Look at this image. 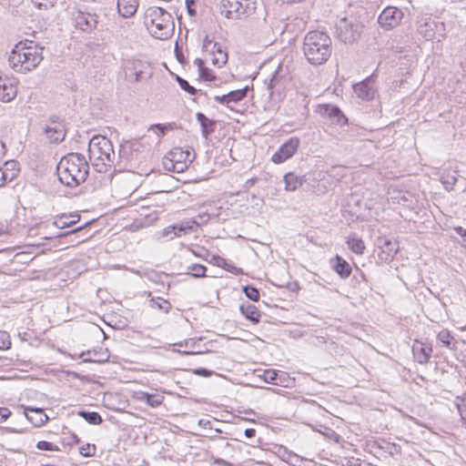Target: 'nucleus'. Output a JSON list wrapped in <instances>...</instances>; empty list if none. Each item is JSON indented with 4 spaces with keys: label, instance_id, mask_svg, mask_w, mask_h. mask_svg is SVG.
Wrapping results in <instances>:
<instances>
[{
    "label": "nucleus",
    "instance_id": "1",
    "mask_svg": "<svg viewBox=\"0 0 466 466\" xmlns=\"http://www.w3.org/2000/svg\"><path fill=\"white\" fill-rule=\"evenodd\" d=\"M56 172L62 184L76 187L86 180L89 166L83 155L70 153L61 158L57 164Z\"/></svg>",
    "mask_w": 466,
    "mask_h": 466
},
{
    "label": "nucleus",
    "instance_id": "2",
    "mask_svg": "<svg viewBox=\"0 0 466 466\" xmlns=\"http://www.w3.org/2000/svg\"><path fill=\"white\" fill-rule=\"evenodd\" d=\"M302 50L310 65L320 66L325 64L332 54V40L326 32L312 30L304 36Z\"/></svg>",
    "mask_w": 466,
    "mask_h": 466
},
{
    "label": "nucleus",
    "instance_id": "3",
    "mask_svg": "<svg viewBox=\"0 0 466 466\" xmlns=\"http://www.w3.org/2000/svg\"><path fill=\"white\" fill-rule=\"evenodd\" d=\"M42 60L43 48L29 40L17 43L8 57L9 66L20 74L32 71Z\"/></svg>",
    "mask_w": 466,
    "mask_h": 466
},
{
    "label": "nucleus",
    "instance_id": "4",
    "mask_svg": "<svg viewBox=\"0 0 466 466\" xmlns=\"http://www.w3.org/2000/svg\"><path fill=\"white\" fill-rule=\"evenodd\" d=\"M144 25L157 39L169 38L175 30L172 15L162 7L150 6L144 15Z\"/></svg>",
    "mask_w": 466,
    "mask_h": 466
},
{
    "label": "nucleus",
    "instance_id": "5",
    "mask_svg": "<svg viewBox=\"0 0 466 466\" xmlns=\"http://www.w3.org/2000/svg\"><path fill=\"white\" fill-rule=\"evenodd\" d=\"M364 25L355 15L344 16L335 25V36L344 44H353L362 33Z\"/></svg>",
    "mask_w": 466,
    "mask_h": 466
},
{
    "label": "nucleus",
    "instance_id": "6",
    "mask_svg": "<svg viewBox=\"0 0 466 466\" xmlns=\"http://www.w3.org/2000/svg\"><path fill=\"white\" fill-rule=\"evenodd\" d=\"M252 0H223L220 5L221 14L228 19H242L255 12Z\"/></svg>",
    "mask_w": 466,
    "mask_h": 466
},
{
    "label": "nucleus",
    "instance_id": "7",
    "mask_svg": "<svg viewBox=\"0 0 466 466\" xmlns=\"http://www.w3.org/2000/svg\"><path fill=\"white\" fill-rule=\"evenodd\" d=\"M89 157L92 156H98L100 160L107 162V166H114L117 156L114 151L112 142L106 137H94L88 146Z\"/></svg>",
    "mask_w": 466,
    "mask_h": 466
},
{
    "label": "nucleus",
    "instance_id": "8",
    "mask_svg": "<svg viewBox=\"0 0 466 466\" xmlns=\"http://www.w3.org/2000/svg\"><path fill=\"white\" fill-rule=\"evenodd\" d=\"M417 33L425 40L437 38L441 42L445 37V25L431 16H423L417 20Z\"/></svg>",
    "mask_w": 466,
    "mask_h": 466
},
{
    "label": "nucleus",
    "instance_id": "9",
    "mask_svg": "<svg viewBox=\"0 0 466 466\" xmlns=\"http://www.w3.org/2000/svg\"><path fill=\"white\" fill-rule=\"evenodd\" d=\"M74 25L85 33H92L98 25V16L95 13L86 12L81 9L72 12Z\"/></svg>",
    "mask_w": 466,
    "mask_h": 466
},
{
    "label": "nucleus",
    "instance_id": "10",
    "mask_svg": "<svg viewBox=\"0 0 466 466\" xmlns=\"http://www.w3.org/2000/svg\"><path fill=\"white\" fill-rule=\"evenodd\" d=\"M403 17L404 13L401 9L395 6H387L380 14L378 23L384 30H391L401 23Z\"/></svg>",
    "mask_w": 466,
    "mask_h": 466
},
{
    "label": "nucleus",
    "instance_id": "11",
    "mask_svg": "<svg viewBox=\"0 0 466 466\" xmlns=\"http://www.w3.org/2000/svg\"><path fill=\"white\" fill-rule=\"evenodd\" d=\"M299 147V139L296 137H289L272 156L271 160L276 164L283 163L297 152Z\"/></svg>",
    "mask_w": 466,
    "mask_h": 466
},
{
    "label": "nucleus",
    "instance_id": "12",
    "mask_svg": "<svg viewBox=\"0 0 466 466\" xmlns=\"http://www.w3.org/2000/svg\"><path fill=\"white\" fill-rule=\"evenodd\" d=\"M45 133L51 143L62 142L66 137L65 124L58 117H51Z\"/></svg>",
    "mask_w": 466,
    "mask_h": 466
},
{
    "label": "nucleus",
    "instance_id": "13",
    "mask_svg": "<svg viewBox=\"0 0 466 466\" xmlns=\"http://www.w3.org/2000/svg\"><path fill=\"white\" fill-rule=\"evenodd\" d=\"M379 248L380 252L379 254V258L381 261H390L393 259L395 255L399 251V243L395 240L380 238L379 240Z\"/></svg>",
    "mask_w": 466,
    "mask_h": 466
},
{
    "label": "nucleus",
    "instance_id": "14",
    "mask_svg": "<svg viewBox=\"0 0 466 466\" xmlns=\"http://www.w3.org/2000/svg\"><path fill=\"white\" fill-rule=\"evenodd\" d=\"M353 89L358 97L366 101L372 100L376 94L374 81L370 77H368L363 81L356 84L353 86Z\"/></svg>",
    "mask_w": 466,
    "mask_h": 466
},
{
    "label": "nucleus",
    "instance_id": "15",
    "mask_svg": "<svg viewBox=\"0 0 466 466\" xmlns=\"http://www.w3.org/2000/svg\"><path fill=\"white\" fill-rule=\"evenodd\" d=\"M320 113L328 116L333 124L343 127L348 124V118L337 106L324 105L320 108Z\"/></svg>",
    "mask_w": 466,
    "mask_h": 466
},
{
    "label": "nucleus",
    "instance_id": "16",
    "mask_svg": "<svg viewBox=\"0 0 466 466\" xmlns=\"http://www.w3.org/2000/svg\"><path fill=\"white\" fill-rule=\"evenodd\" d=\"M24 413L35 427H41L48 420V417L42 408L25 407Z\"/></svg>",
    "mask_w": 466,
    "mask_h": 466
},
{
    "label": "nucleus",
    "instance_id": "17",
    "mask_svg": "<svg viewBox=\"0 0 466 466\" xmlns=\"http://www.w3.org/2000/svg\"><path fill=\"white\" fill-rule=\"evenodd\" d=\"M167 154L173 163H176L177 167H183V171L187 167V163H191L193 160L188 149L184 150L181 147H174Z\"/></svg>",
    "mask_w": 466,
    "mask_h": 466
},
{
    "label": "nucleus",
    "instance_id": "18",
    "mask_svg": "<svg viewBox=\"0 0 466 466\" xmlns=\"http://www.w3.org/2000/svg\"><path fill=\"white\" fill-rule=\"evenodd\" d=\"M16 93V86L11 80L0 76V100L10 102L15 97Z\"/></svg>",
    "mask_w": 466,
    "mask_h": 466
},
{
    "label": "nucleus",
    "instance_id": "19",
    "mask_svg": "<svg viewBox=\"0 0 466 466\" xmlns=\"http://www.w3.org/2000/svg\"><path fill=\"white\" fill-rule=\"evenodd\" d=\"M412 351L417 361L420 364H424L428 362L432 349L431 346L416 340L412 346Z\"/></svg>",
    "mask_w": 466,
    "mask_h": 466
},
{
    "label": "nucleus",
    "instance_id": "20",
    "mask_svg": "<svg viewBox=\"0 0 466 466\" xmlns=\"http://www.w3.org/2000/svg\"><path fill=\"white\" fill-rule=\"evenodd\" d=\"M196 118L201 127V134L206 139L215 131L217 123L215 120L208 118L205 114L198 112Z\"/></svg>",
    "mask_w": 466,
    "mask_h": 466
},
{
    "label": "nucleus",
    "instance_id": "21",
    "mask_svg": "<svg viewBox=\"0 0 466 466\" xmlns=\"http://www.w3.org/2000/svg\"><path fill=\"white\" fill-rule=\"evenodd\" d=\"M208 53L212 56V64L218 68L224 66L228 62V53L219 44H213V47Z\"/></svg>",
    "mask_w": 466,
    "mask_h": 466
},
{
    "label": "nucleus",
    "instance_id": "22",
    "mask_svg": "<svg viewBox=\"0 0 466 466\" xmlns=\"http://www.w3.org/2000/svg\"><path fill=\"white\" fill-rule=\"evenodd\" d=\"M141 147L142 144L137 139L125 141L120 145L118 157L128 159L133 152L139 151Z\"/></svg>",
    "mask_w": 466,
    "mask_h": 466
},
{
    "label": "nucleus",
    "instance_id": "23",
    "mask_svg": "<svg viewBox=\"0 0 466 466\" xmlns=\"http://www.w3.org/2000/svg\"><path fill=\"white\" fill-rule=\"evenodd\" d=\"M241 314L253 324H258L260 320V311L258 309L250 303H242L239 306Z\"/></svg>",
    "mask_w": 466,
    "mask_h": 466
},
{
    "label": "nucleus",
    "instance_id": "24",
    "mask_svg": "<svg viewBox=\"0 0 466 466\" xmlns=\"http://www.w3.org/2000/svg\"><path fill=\"white\" fill-rule=\"evenodd\" d=\"M138 6L137 0H117L118 13L123 17H130L135 15Z\"/></svg>",
    "mask_w": 466,
    "mask_h": 466
},
{
    "label": "nucleus",
    "instance_id": "25",
    "mask_svg": "<svg viewBox=\"0 0 466 466\" xmlns=\"http://www.w3.org/2000/svg\"><path fill=\"white\" fill-rule=\"evenodd\" d=\"M80 357L83 358L84 362L102 363V362L106 361L109 359V354L106 350L103 351L102 350H87V351L82 352Z\"/></svg>",
    "mask_w": 466,
    "mask_h": 466
},
{
    "label": "nucleus",
    "instance_id": "26",
    "mask_svg": "<svg viewBox=\"0 0 466 466\" xmlns=\"http://www.w3.org/2000/svg\"><path fill=\"white\" fill-rule=\"evenodd\" d=\"M332 268L342 279L348 278L352 270L350 265L338 255L335 258V263L332 265Z\"/></svg>",
    "mask_w": 466,
    "mask_h": 466
},
{
    "label": "nucleus",
    "instance_id": "27",
    "mask_svg": "<svg viewBox=\"0 0 466 466\" xmlns=\"http://www.w3.org/2000/svg\"><path fill=\"white\" fill-rule=\"evenodd\" d=\"M284 182L286 190L295 191L303 185L305 179L290 172L284 176Z\"/></svg>",
    "mask_w": 466,
    "mask_h": 466
},
{
    "label": "nucleus",
    "instance_id": "28",
    "mask_svg": "<svg viewBox=\"0 0 466 466\" xmlns=\"http://www.w3.org/2000/svg\"><path fill=\"white\" fill-rule=\"evenodd\" d=\"M137 399L140 401L146 402L152 408H157L162 404L164 397L159 394H150L141 391L137 393Z\"/></svg>",
    "mask_w": 466,
    "mask_h": 466
},
{
    "label": "nucleus",
    "instance_id": "29",
    "mask_svg": "<svg viewBox=\"0 0 466 466\" xmlns=\"http://www.w3.org/2000/svg\"><path fill=\"white\" fill-rule=\"evenodd\" d=\"M347 244L349 246V248L355 254H363L365 250V244L363 240L360 238L357 237L355 233L350 234L348 237Z\"/></svg>",
    "mask_w": 466,
    "mask_h": 466
},
{
    "label": "nucleus",
    "instance_id": "30",
    "mask_svg": "<svg viewBox=\"0 0 466 466\" xmlns=\"http://www.w3.org/2000/svg\"><path fill=\"white\" fill-rule=\"evenodd\" d=\"M77 415L92 425H99L103 422L101 415L96 411L82 410L77 411Z\"/></svg>",
    "mask_w": 466,
    "mask_h": 466
},
{
    "label": "nucleus",
    "instance_id": "31",
    "mask_svg": "<svg viewBox=\"0 0 466 466\" xmlns=\"http://www.w3.org/2000/svg\"><path fill=\"white\" fill-rule=\"evenodd\" d=\"M136 66L139 69H136L135 72V82H139L147 77H149L151 73L149 72V65L141 60H136Z\"/></svg>",
    "mask_w": 466,
    "mask_h": 466
},
{
    "label": "nucleus",
    "instance_id": "32",
    "mask_svg": "<svg viewBox=\"0 0 466 466\" xmlns=\"http://www.w3.org/2000/svg\"><path fill=\"white\" fill-rule=\"evenodd\" d=\"M78 215H73L70 214L69 216L62 215L61 217L57 218L54 224L59 228H66L68 227H71L72 225L76 224L78 221Z\"/></svg>",
    "mask_w": 466,
    "mask_h": 466
},
{
    "label": "nucleus",
    "instance_id": "33",
    "mask_svg": "<svg viewBox=\"0 0 466 466\" xmlns=\"http://www.w3.org/2000/svg\"><path fill=\"white\" fill-rule=\"evenodd\" d=\"M248 89H249L248 86H245L244 88L233 90V91H230L228 94H226V96L228 97V105L230 103H238V102L243 100L247 96Z\"/></svg>",
    "mask_w": 466,
    "mask_h": 466
},
{
    "label": "nucleus",
    "instance_id": "34",
    "mask_svg": "<svg viewBox=\"0 0 466 466\" xmlns=\"http://www.w3.org/2000/svg\"><path fill=\"white\" fill-rule=\"evenodd\" d=\"M177 128V124L175 122L167 123V124H154L151 125L148 130H158V137H163L167 131H171Z\"/></svg>",
    "mask_w": 466,
    "mask_h": 466
},
{
    "label": "nucleus",
    "instance_id": "35",
    "mask_svg": "<svg viewBox=\"0 0 466 466\" xmlns=\"http://www.w3.org/2000/svg\"><path fill=\"white\" fill-rule=\"evenodd\" d=\"M188 274L194 278H203L206 276L207 268L201 264H191L187 267Z\"/></svg>",
    "mask_w": 466,
    "mask_h": 466
},
{
    "label": "nucleus",
    "instance_id": "36",
    "mask_svg": "<svg viewBox=\"0 0 466 466\" xmlns=\"http://www.w3.org/2000/svg\"><path fill=\"white\" fill-rule=\"evenodd\" d=\"M92 165L96 171L99 173H106L108 170V167H111L112 166H107L106 161L100 160V157L98 156H92Z\"/></svg>",
    "mask_w": 466,
    "mask_h": 466
},
{
    "label": "nucleus",
    "instance_id": "37",
    "mask_svg": "<svg viewBox=\"0 0 466 466\" xmlns=\"http://www.w3.org/2000/svg\"><path fill=\"white\" fill-rule=\"evenodd\" d=\"M92 165L96 171L99 173H106L108 170V167H111L112 166H107L106 161L100 160V157L98 156H92Z\"/></svg>",
    "mask_w": 466,
    "mask_h": 466
},
{
    "label": "nucleus",
    "instance_id": "38",
    "mask_svg": "<svg viewBox=\"0 0 466 466\" xmlns=\"http://www.w3.org/2000/svg\"><path fill=\"white\" fill-rule=\"evenodd\" d=\"M150 305L152 308H157L158 309L167 313L171 309V304L161 298L152 299L150 300Z\"/></svg>",
    "mask_w": 466,
    "mask_h": 466
},
{
    "label": "nucleus",
    "instance_id": "39",
    "mask_svg": "<svg viewBox=\"0 0 466 466\" xmlns=\"http://www.w3.org/2000/svg\"><path fill=\"white\" fill-rule=\"evenodd\" d=\"M136 69H138L137 66H136V60L127 61L125 64L124 71L126 77L131 82H135Z\"/></svg>",
    "mask_w": 466,
    "mask_h": 466
},
{
    "label": "nucleus",
    "instance_id": "40",
    "mask_svg": "<svg viewBox=\"0 0 466 466\" xmlns=\"http://www.w3.org/2000/svg\"><path fill=\"white\" fill-rule=\"evenodd\" d=\"M292 382L293 380L288 375V373L284 371H277V380L275 385L289 387Z\"/></svg>",
    "mask_w": 466,
    "mask_h": 466
},
{
    "label": "nucleus",
    "instance_id": "41",
    "mask_svg": "<svg viewBox=\"0 0 466 466\" xmlns=\"http://www.w3.org/2000/svg\"><path fill=\"white\" fill-rule=\"evenodd\" d=\"M163 166L168 171L177 172V173L183 172V167H181L179 166L177 167L176 163H173V161H171L168 154H167L163 158Z\"/></svg>",
    "mask_w": 466,
    "mask_h": 466
},
{
    "label": "nucleus",
    "instance_id": "42",
    "mask_svg": "<svg viewBox=\"0 0 466 466\" xmlns=\"http://www.w3.org/2000/svg\"><path fill=\"white\" fill-rule=\"evenodd\" d=\"M243 291L247 298H248L252 301H258L259 299V291L257 288L253 286H245L243 288Z\"/></svg>",
    "mask_w": 466,
    "mask_h": 466
},
{
    "label": "nucleus",
    "instance_id": "43",
    "mask_svg": "<svg viewBox=\"0 0 466 466\" xmlns=\"http://www.w3.org/2000/svg\"><path fill=\"white\" fill-rule=\"evenodd\" d=\"M177 81L180 88L183 89L184 91L187 92L188 94L196 95L198 93V90L194 86H190L189 83L186 79L177 76Z\"/></svg>",
    "mask_w": 466,
    "mask_h": 466
},
{
    "label": "nucleus",
    "instance_id": "44",
    "mask_svg": "<svg viewBox=\"0 0 466 466\" xmlns=\"http://www.w3.org/2000/svg\"><path fill=\"white\" fill-rule=\"evenodd\" d=\"M96 445L90 443H86L79 448V452L84 457H93L96 454Z\"/></svg>",
    "mask_w": 466,
    "mask_h": 466
},
{
    "label": "nucleus",
    "instance_id": "45",
    "mask_svg": "<svg viewBox=\"0 0 466 466\" xmlns=\"http://www.w3.org/2000/svg\"><path fill=\"white\" fill-rule=\"evenodd\" d=\"M437 339L440 343H441L442 346L450 348L451 336L448 330L442 329L440 331L437 336Z\"/></svg>",
    "mask_w": 466,
    "mask_h": 466
},
{
    "label": "nucleus",
    "instance_id": "46",
    "mask_svg": "<svg viewBox=\"0 0 466 466\" xmlns=\"http://www.w3.org/2000/svg\"><path fill=\"white\" fill-rule=\"evenodd\" d=\"M277 371L275 370H266L260 377L268 383L275 384L277 380Z\"/></svg>",
    "mask_w": 466,
    "mask_h": 466
},
{
    "label": "nucleus",
    "instance_id": "47",
    "mask_svg": "<svg viewBox=\"0 0 466 466\" xmlns=\"http://www.w3.org/2000/svg\"><path fill=\"white\" fill-rule=\"evenodd\" d=\"M56 2L57 0H32V3H34L39 9H48L53 7Z\"/></svg>",
    "mask_w": 466,
    "mask_h": 466
},
{
    "label": "nucleus",
    "instance_id": "48",
    "mask_svg": "<svg viewBox=\"0 0 466 466\" xmlns=\"http://www.w3.org/2000/svg\"><path fill=\"white\" fill-rule=\"evenodd\" d=\"M180 225H181L182 228H184V230L187 234V232L193 231L194 227H197V228L199 227L200 223L195 219H188V220L180 222Z\"/></svg>",
    "mask_w": 466,
    "mask_h": 466
},
{
    "label": "nucleus",
    "instance_id": "49",
    "mask_svg": "<svg viewBox=\"0 0 466 466\" xmlns=\"http://www.w3.org/2000/svg\"><path fill=\"white\" fill-rule=\"evenodd\" d=\"M279 81V70H276L271 77L269 78V81L268 83V90L269 91L270 96L273 94V89L277 86L278 83Z\"/></svg>",
    "mask_w": 466,
    "mask_h": 466
},
{
    "label": "nucleus",
    "instance_id": "50",
    "mask_svg": "<svg viewBox=\"0 0 466 466\" xmlns=\"http://www.w3.org/2000/svg\"><path fill=\"white\" fill-rule=\"evenodd\" d=\"M199 77L205 81H212L216 78L214 73L209 68L204 66L199 71Z\"/></svg>",
    "mask_w": 466,
    "mask_h": 466
},
{
    "label": "nucleus",
    "instance_id": "51",
    "mask_svg": "<svg viewBox=\"0 0 466 466\" xmlns=\"http://www.w3.org/2000/svg\"><path fill=\"white\" fill-rule=\"evenodd\" d=\"M36 448L41 451H55V450H56V448H55V446L52 442H49L46 441H39L36 443Z\"/></svg>",
    "mask_w": 466,
    "mask_h": 466
},
{
    "label": "nucleus",
    "instance_id": "52",
    "mask_svg": "<svg viewBox=\"0 0 466 466\" xmlns=\"http://www.w3.org/2000/svg\"><path fill=\"white\" fill-rule=\"evenodd\" d=\"M213 44H218V43L214 42L212 39H210L208 37V35H206V37L203 40L202 51L208 53L209 51H211V48L213 47Z\"/></svg>",
    "mask_w": 466,
    "mask_h": 466
},
{
    "label": "nucleus",
    "instance_id": "53",
    "mask_svg": "<svg viewBox=\"0 0 466 466\" xmlns=\"http://www.w3.org/2000/svg\"><path fill=\"white\" fill-rule=\"evenodd\" d=\"M169 228L174 229V237H180V236L186 234V232H185L184 228H182L180 223L171 225V226H169Z\"/></svg>",
    "mask_w": 466,
    "mask_h": 466
},
{
    "label": "nucleus",
    "instance_id": "54",
    "mask_svg": "<svg viewBox=\"0 0 466 466\" xmlns=\"http://www.w3.org/2000/svg\"><path fill=\"white\" fill-rule=\"evenodd\" d=\"M3 167L8 168L10 171L19 172L18 163L15 160L5 161Z\"/></svg>",
    "mask_w": 466,
    "mask_h": 466
},
{
    "label": "nucleus",
    "instance_id": "55",
    "mask_svg": "<svg viewBox=\"0 0 466 466\" xmlns=\"http://www.w3.org/2000/svg\"><path fill=\"white\" fill-rule=\"evenodd\" d=\"M194 373L196 375L202 376V377H210L214 372L206 368H198V369L194 370Z\"/></svg>",
    "mask_w": 466,
    "mask_h": 466
},
{
    "label": "nucleus",
    "instance_id": "56",
    "mask_svg": "<svg viewBox=\"0 0 466 466\" xmlns=\"http://www.w3.org/2000/svg\"><path fill=\"white\" fill-rule=\"evenodd\" d=\"M11 415L9 409L5 407H0V423L5 421Z\"/></svg>",
    "mask_w": 466,
    "mask_h": 466
},
{
    "label": "nucleus",
    "instance_id": "57",
    "mask_svg": "<svg viewBox=\"0 0 466 466\" xmlns=\"http://www.w3.org/2000/svg\"><path fill=\"white\" fill-rule=\"evenodd\" d=\"M3 169L5 170V179H6L7 182H11L13 181L18 175V172L16 171H10L8 168H5L3 167Z\"/></svg>",
    "mask_w": 466,
    "mask_h": 466
},
{
    "label": "nucleus",
    "instance_id": "58",
    "mask_svg": "<svg viewBox=\"0 0 466 466\" xmlns=\"http://www.w3.org/2000/svg\"><path fill=\"white\" fill-rule=\"evenodd\" d=\"M195 5V0H186V5L187 9V13L189 15L193 16L196 15V9L193 8V5Z\"/></svg>",
    "mask_w": 466,
    "mask_h": 466
},
{
    "label": "nucleus",
    "instance_id": "59",
    "mask_svg": "<svg viewBox=\"0 0 466 466\" xmlns=\"http://www.w3.org/2000/svg\"><path fill=\"white\" fill-rule=\"evenodd\" d=\"M456 182H457V178L455 177H452L451 180L443 181L442 183L444 185V187L450 191V190L453 189V187L456 184Z\"/></svg>",
    "mask_w": 466,
    "mask_h": 466
},
{
    "label": "nucleus",
    "instance_id": "60",
    "mask_svg": "<svg viewBox=\"0 0 466 466\" xmlns=\"http://www.w3.org/2000/svg\"><path fill=\"white\" fill-rule=\"evenodd\" d=\"M198 424L200 426H202L203 428L205 429H210L212 430L214 427H213V422L209 420H205V419H201L198 420Z\"/></svg>",
    "mask_w": 466,
    "mask_h": 466
},
{
    "label": "nucleus",
    "instance_id": "61",
    "mask_svg": "<svg viewBox=\"0 0 466 466\" xmlns=\"http://www.w3.org/2000/svg\"><path fill=\"white\" fill-rule=\"evenodd\" d=\"M258 177H252V178L248 179L243 186L244 189L246 191L248 190L251 187H253L258 182Z\"/></svg>",
    "mask_w": 466,
    "mask_h": 466
},
{
    "label": "nucleus",
    "instance_id": "62",
    "mask_svg": "<svg viewBox=\"0 0 466 466\" xmlns=\"http://www.w3.org/2000/svg\"><path fill=\"white\" fill-rule=\"evenodd\" d=\"M214 99H215L217 102H218V103H220V104H222V105H227V106H228V97L226 96V95H223V96H216L214 97Z\"/></svg>",
    "mask_w": 466,
    "mask_h": 466
},
{
    "label": "nucleus",
    "instance_id": "63",
    "mask_svg": "<svg viewBox=\"0 0 466 466\" xmlns=\"http://www.w3.org/2000/svg\"><path fill=\"white\" fill-rule=\"evenodd\" d=\"M456 233L460 235L461 238H463L464 240H466V229L462 227H457L454 228Z\"/></svg>",
    "mask_w": 466,
    "mask_h": 466
},
{
    "label": "nucleus",
    "instance_id": "64",
    "mask_svg": "<svg viewBox=\"0 0 466 466\" xmlns=\"http://www.w3.org/2000/svg\"><path fill=\"white\" fill-rule=\"evenodd\" d=\"M244 434L248 439L253 438L256 434V430L251 428L247 429L245 430Z\"/></svg>",
    "mask_w": 466,
    "mask_h": 466
}]
</instances>
